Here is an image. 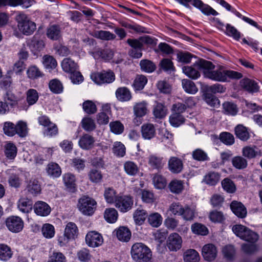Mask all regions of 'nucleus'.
<instances>
[{
	"mask_svg": "<svg viewBox=\"0 0 262 262\" xmlns=\"http://www.w3.org/2000/svg\"><path fill=\"white\" fill-rule=\"evenodd\" d=\"M185 119L182 114L173 113L169 117V122L174 127H178L183 124Z\"/></svg>",
	"mask_w": 262,
	"mask_h": 262,
	"instance_id": "50",
	"label": "nucleus"
},
{
	"mask_svg": "<svg viewBox=\"0 0 262 262\" xmlns=\"http://www.w3.org/2000/svg\"><path fill=\"white\" fill-rule=\"evenodd\" d=\"M230 207L233 213L238 217L243 219L246 216V208L241 202L233 201L231 203Z\"/></svg>",
	"mask_w": 262,
	"mask_h": 262,
	"instance_id": "18",
	"label": "nucleus"
},
{
	"mask_svg": "<svg viewBox=\"0 0 262 262\" xmlns=\"http://www.w3.org/2000/svg\"><path fill=\"white\" fill-rule=\"evenodd\" d=\"M152 182L155 187L157 189H163L166 186V179L161 174H155L152 178Z\"/></svg>",
	"mask_w": 262,
	"mask_h": 262,
	"instance_id": "55",
	"label": "nucleus"
},
{
	"mask_svg": "<svg viewBox=\"0 0 262 262\" xmlns=\"http://www.w3.org/2000/svg\"><path fill=\"white\" fill-rule=\"evenodd\" d=\"M146 104L144 102L137 103L134 106V113L135 115L138 117H142L147 113Z\"/></svg>",
	"mask_w": 262,
	"mask_h": 262,
	"instance_id": "58",
	"label": "nucleus"
},
{
	"mask_svg": "<svg viewBox=\"0 0 262 262\" xmlns=\"http://www.w3.org/2000/svg\"><path fill=\"white\" fill-rule=\"evenodd\" d=\"M39 35L37 33H36L32 38L29 45L31 51L34 55H38L45 47L44 41L39 38Z\"/></svg>",
	"mask_w": 262,
	"mask_h": 262,
	"instance_id": "16",
	"label": "nucleus"
},
{
	"mask_svg": "<svg viewBox=\"0 0 262 262\" xmlns=\"http://www.w3.org/2000/svg\"><path fill=\"white\" fill-rule=\"evenodd\" d=\"M217 250L213 244L205 245L202 249V254L204 259L208 261H213L217 256Z\"/></svg>",
	"mask_w": 262,
	"mask_h": 262,
	"instance_id": "12",
	"label": "nucleus"
},
{
	"mask_svg": "<svg viewBox=\"0 0 262 262\" xmlns=\"http://www.w3.org/2000/svg\"><path fill=\"white\" fill-rule=\"evenodd\" d=\"M123 168L125 173L129 176H136L139 172V168L135 162L127 161L124 162Z\"/></svg>",
	"mask_w": 262,
	"mask_h": 262,
	"instance_id": "28",
	"label": "nucleus"
},
{
	"mask_svg": "<svg viewBox=\"0 0 262 262\" xmlns=\"http://www.w3.org/2000/svg\"><path fill=\"white\" fill-rule=\"evenodd\" d=\"M195 65L203 72L204 77L214 81L225 82L230 79H239L243 77L241 73L226 70L223 66L215 69V65L212 62L203 59L198 60Z\"/></svg>",
	"mask_w": 262,
	"mask_h": 262,
	"instance_id": "1",
	"label": "nucleus"
},
{
	"mask_svg": "<svg viewBox=\"0 0 262 262\" xmlns=\"http://www.w3.org/2000/svg\"><path fill=\"white\" fill-rule=\"evenodd\" d=\"M205 101L210 106L218 107L220 105L219 99L212 94L207 93L204 95Z\"/></svg>",
	"mask_w": 262,
	"mask_h": 262,
	"instance_id": "60",
	"label": "nucleus"
},
{
	"mask_svg": "<svg viewBox=\"0 0 262 262\" xmlns=\"http://www.w3.org/2000/svg\"><path fill=\"white\" fill-rule=\"evenodd\" d=\"M26 3V1L24 2L23 0H0V7L6 6L15 7L18 5H23L24 7L28 8L31 5L30 1H28L27 5L25 4Z\"/></svg>",
	"mask_w": 262,
	"mask_h": 262,
	"instance_id": "47",
	"label": "nucleus"
},
{
	"mask_svg": "<svg viewBox=\"0 0 262 262\" xmlns=\"http://www.w3.org/2000/svg\"><path fill=\"white\" fill-rule=\"evenodd\" d=\"M182 84L183 89L187 93L194 94L198 91L194 83L189 79H184L182 80Z\"/></svg>",
	"mask_w": 262,
	"mask_h": 262,
	"instance_id": "44",
	"label": "nucleus"
},
{
	"mask_svg": "<svg viewBox=\"0 0 262 262\" xmlns=\"http://www.w3.org/2000/svg\"><path fill=\"white\" fill-rule=\"evenodd\" d=\"M115 232L117 238L120 241L127 242L130 238L131 232L127 227H120Z\"/></svg>",
	"mask_w": 262,
	"mask_h": 262,
	"instance_id": "30",
	"label": "nucleus"
},
{
	"mask_svg": "<svg viewBox=\"0 0 262 262\" xmlns=\"http://www.w3.org/2000/svg\"><path fill=\"white\" fill-rule=\"evenodd\" d=\"M95 142V138L92 136L85 134L80 138L78 144L82 149L90 150L94 147Z\"/></svg>",
	"mask_w": 262,
	"mask_h": 262,
	"instance_id": "20",
	"label": "nucleus"
},
{
	"mask_svg": "<svg viewBox=\"0 0 262 262\" xmlns=\"http://www.w3.org/2000/svg\"><path fill=\"white\" fill-rule=\"evenodd\" d=\"M17 152L16 145L12 142H8L5 146V154L6 157L10 160L14 159Z\"/></svg>",
	"mask_w": 262,
	"mask_h": 262,
	"instance_id": "35",
	"label": "nucleus"
},
{
	"mask_svg": "<svg viewBox=\"0 0 262 262\" xmlns=\"http://www.w3.org/2000/svg\"><path fill=\"white\" fill-rule=\"evenodd\" d=\"M133 198L129 195H120L116 200L115 205L119 210L123 213L130 210L133 206Z\"/></svg>",
	"mask_w": 262,
	"mask_h": 262,
	"instance_id": "9",
	"label": "nucleus"
},
{
	"mask_svg": "<svg viewBox=\"0 0 262 262\" xmlns=\"http://www.w3.org/2000/svg\"><path fill=\"white\" fill-rule=\"evenodd\" d=\"M117 99L121 102L129 101L132 98L130 90L126 87L118 88L116 91Z\"/></svg>",
	"mask_w": 262,
	"mask_h": 262,
	"instance_id": "23",
	"label": "nucleus"
},
{
	"mask_svg": "<svg viewBox=\"0 0 262 262\" xmlns=\"http://www.w3.org/2000/svg\"><path fill=\"white\" fill-rule=\"evenodd\" d=\"M16 134L20 138L26 137L28 133V128L26 122L19 121L16 124Z\"/></svg>",
	"mask_w": 262,
	"mask_h": 262,
	"instance_id": "49",
	"label": "nucleus"
},
{
	"mask_svg": "<svg viewBox=\"0 0 262 262\" xmlns=\"http://www.w3.org/2000/svg\"><path fill=\"white\" fill-rule=\"evenodd\" d=\"M147 82V78L146 76L140 75H137L135 79L133 86L135 91H140L144 89Z\"/></svg>",
	"mask_w": 262,
	"mask_h": 262,
	"instance_id": "37",
	"label": "nucleus"
},
{
	"mask_svg": "<svg viewBox=\"0 0 262 262\" xmlns=\"http://www.w3.org/2000/svg\"><path fill=\"white\" fill-rule=\"evenodd\" d=\"M220 174L215 172H210L204 178V181L208 185H215L220 180Z\"/></svg>",
	"mask_w": 262,
	"mask_h": 262,
	"instance_id": "40",
	"label": "nucleus"
},
{
	"mask_svg": "<svg viewBox=\"0 0 262 262\" xmlns=\"http://www.w3.org/2000/svg\"><path fill=\"white\" fill-rule=\"evenodd\" d=\"M233 233L241 239L252 244L255 243L259 239L258 234L242 225H235L232 227Z\"/></svg>",
	"mask_w": 262,
	"mask_h": 262,
	"instance_id": "3",
	"label": "nucleus"
},
{
	"mask_svg": "<svg viewBox=\"0 0 262 262\" xmlns=\"http://www.w3.org/2000/svg\"><path fill=\"white\" fill-rule=\"evenodd\" d=\"M243 156L249 159L262 157V151L255 145L247 146L242 149Z\"/></svg>",
	"mask_w": 262,
	"mask_h": 262,
	"instance_id": "14",
	"label": "nucleus"
},
{
	"mask_svg": "<svg viewBox=\"0 0 262 262\" xmlns=\"http://www.w3.org/2000/svg\"><path fill=\"white\" fill-rule=\"evenodd\" d=\"M38 93L36 90L30 89L27 91L26 101L29 106L35 104L38 101Z\"/></svg>",
	"mask_w": 262,
	"mask_h": 262,
	"instance_id": "46",
	"label": "nucleus"
},
{
	"mask_svg": "<svg viewBox=\"0 0 262 262\" xmlns=\"http://www.w3.org/2000/svg\"><path fill=\"white\" fill-rule=\"evenodd\" d=\"M224 256L228 260H233L235 257L236 251L233 246L229 245L225 246L222 250Z\"/></svg>",
	"mask_w": 262,
	"mask_h": 262,
	"instance_id": "59",
	"label": "nucleus"
},
{
	"mask_svg": "<svg viewBox=\"0 0 262 262\" xmlns=\"http://www.w3.org/2000/svg\"><path fill=\"white\" fill-rule=\"evenodd\" d=\"M82 127L87 132L94 130L96 128L94 120L90 117H85L81 121Z\"/></svg>",
	"mask_w": 262,
	"mask_h": 262,
	"instance_id": "62",
	"label": "nucleus"
},
{
	"mask_svg": "<svg viewBox=\"0 0 262 262\" xmlns=\"http://www.w3.org/2000/svg\"><path fill=\"white\" fill-rule=\"evenodd\" d=\"M49 86L51 91L55 94H60L63 92V85L58 79H55L51 80Z\"/></svg>",
	"mask_w": 262,
	"mask_h": 262,
	"instance_id": "57",
	"label": "nucleus"
},
{
	"mask_svg": "<svg viewBox=\"0 0 262 262\" xmlns=\"http://www.w3.org/2000/svg\"><path fill=\"white\" fill-rule=\"evenodd\" d=\"M28 191L33 195H37L41 192V186L38 181L35 179H31L27 186Z\"/></svg>",
	"mask_w": 262,
	"mask_h": 262,
	"instance_id": "36",
	"label": "nucleus"
},
{
	"mask_svg": "<svg viewBox=\"0 0 262 262\" xmlns=\"http://www.w3.org/2000/svg\"><path fill=\"white\" fill-rule=\"evenodd\" d=\"M232 164L237 169H243L247 167L248 162L246 159L241 156L234 157L232 159Z\"/></svg>",
	"mask_w": 262,
	"mask_h": 262,
	"instance_id": "52",
	"label": "nucleus"
},
{
	"mask_svg": "<svg viewBox=\"0 0 262 262\" xmlns=\"http://www.w3.org/2000/svg\"><path fill=\"white\" fill-rule=\"evenodd\" d=\"M219 139L224 144L230 146L234 143V137L232 134L228 132H222L220 134Z\"/></svg>",
	"mask_w": 262,
	"mask_h": 262,
	"instance_id": "61",
	"label": "nucleus"
},
{
	"mask_svg": "<svg viewBox=\"0 0 262 262\" xmlns=\"http://www.w3.org/2000/svg\"><path fill=\"white\" fill-rule=\"evenodd\" d=\"M183 168L182 161L175 157H171L168 161L169 170L173 173L181 172Z\"/></svg>",
	"mask_w": 262,
	"mask_h": 262,
	"instance_id": "21",
	"label": "nucleus"
},
{
	"mask_svg": "<svg viewBox=\"0 0 262 262\" xmlns=\"http://www.w3.org/2000/svg\"><path fill=\"white\" fill-rule=\"evenodd\" d=\"M116 190L113 188L108 187L105 189L104 196L106 202L108 204H114L116 203V200L119 195H116Z\"/></svg>",
	"mask_w": 262,
	"mask_h": 262,
	"instance_id": "45",
	"label": "nucleus"
},
{
	"mask_svg": "<svg viewBox=\"0 0 262 262\" xmlns=\"http://www.w3.org/2000/svg\"><path fill=\"white\" fill-rule=\"evenodd\" d=\"M182 239L181 237L177 233L169 235L167 240L168 248L172 251H177L182 247Z\"/></svg>",
	"mask_w": 262,
	"mask_h": 262,
	"instance_id": "13",
	"label": "nucleus"
},
{
	"mask_svg": "<svg viewBox=\"0 0 262 262\" xmlns=\"http://www.w3.org/2000/svg\"><path fill=\"white\" fill-rule=\"evenodd\" d=\"M46 170L48 175L53 178L59 177L61 174V169L60 166L58 164L54 162L48 164Z\"/></svg>",
	"mask_w": 262,
	"mask_h": 262,
	"instance_id": "31",
	"label": "nucleus"
},
{
	"mask_svg": "<svg viewBox=\"0 0 262 262\" xmlns=\"http://www.w3.org/2000/svg\"><path fill=\"white\" fill-rule=\"evenodd\" d=\"M186 8H190L189 3L199 9L205 15L216 16L219 13L209 5L204 4L201 0H175Z\"/></svg>",
	"mask_w": 262,
	"mask_h": 262,
	"instance_id": "4",
	"label": "nucleus"
},
{
	"mask_svg": "<svg viewBox=\"0 0 262 262\" xmlns=\"http://www.w3.org/2000/svg\"><path fill=\"white\" fill-rule=\"evenodd\" d=\"M8 229L13 233H18L22 231L24 223L22 219L17 216H10L5 221Z\"/></svg>",
	"mask_w": 262,
	"mask_h": 262,
	"instance_id": "8",
	"label": "nucleus"
},
{
	"mask_svg": "<svg viewBox=\"0 0 262 262\" xmlns=\"http://www.w3.org/2000/svg\"><path fill=\"white\" fill-rule=\"evenodd\" d=\"M140 66L142 71L148 73L153 72L156 69V64L151 61L147 59L141 60Z\"/></svg>",
	"mask_w": 262,
	"mask_h": 262,
	"instance_id": "51",
	"label": "nucleus"
},
{
	"mask_svg": "<svg viewBox=\"0 0 262 262\" xmlns=\"http://www.w3.org/2000/svg\"><path fill=\"white\" fill-rule=\"evenodd\" d=\"M223 112L225 114L235 116L236 115L238 110L236 105L229 102H226L223 104Z\"/></svg>",
	"mask_w": 262,
	"mask_h": 262,
	"instance_id": "56",
	"label": "nucleus"
},
{
	"mask_svg": "<svg viewBox=\"0 0 262 262\" xmlns=\"http://www.w3.org/2000/svg\"><path fill=\"white\" fill-rule=\"evenodd\" d=\"M166 160L163 157L157 155H151L148 157V164L152 168L158 170H161L165 164Z\"/></svg>",
	"mask_w": 262,
	"mask_h": 262,
	"instance_id": "17",
	"label": "nucleus"
},
{
	"mask_svg": "<svg viewBox=\"0 0 262 262\" xmlns=\"http://www.w3.org/2000/svg\"><path fill=\"white\" fill-rule=\"evenodd\" d=\"M82 105L84 112L86 114H94L97 111V106L95 103L92 100H85L83 102Z\"/></svg>",
	"mask_w": 262,
	"mask_h": 262,
	"instance_id": "42",
	"label": "nucleus"
},
{
	"mask_svg": "<svg viewBox=\"0 0 262 262\" xmlns=\"http://www.w3.org/2000/svg\"><path fill=\"white\" fill-rule=\"evenodd\" d=\"M61 66L63 71L69 74L76 70H78V64L70 58H64L62 61Z\"/></svg>",
	"mask_w": 262,
	"mask_h": 262,
	"instance_id": "27",
	"label": "nucleus"
},
{
	"mask_svg": "<svg viewBox=\"0 0 262 262\" xmlns=\"http://www.w3.org/2000/svg\"><path fill=\"white\" fill-rule=\"evenodd\" d=\"M48 38L52 40H57L61 37V29L59 25H53L49 26L46 32Z\"/></svg>",
	"mask_w": 262,
	"mask_h": 262,
	"instance_id": "26",
	"label": "nucleus"
},
{
	"mask_svg": "<svg viewBox=\"0 0 262 262\" xmlns=\"http://www.w3.org/2000/svg\"><path fill=\"white\" fill-rule=\"evenodd\" d=\"M131 255L136 262H148L151 258L152 252L144 244L136 243L132 247Z\"/></svg>",
	"mask_w": 262,
	"mask_h": 262,
	"instance_id": "2",
	"label": "nucleus"
},
{
	"mask_svg": "<svg viewBox=\"0 0 262 262\" xmlns=\"http://www.w3.org/2000/svg\"><path fill=\"white\" fill-rule=\"evenodd\" d=\"M93 36L104 40H114L116 38V35L108 31H95L93 33Z\"/></svg>",
	"mask_w": 262,
	"mask_h": 262,
	"instance_id": "38",
	"label": "nucleus"
},
{
	"mask_svg": "<svg viewBox=\"0 0 262 262\" xmlns=\"http://www.w3.org/2000/svg\"><path fill=\"white\" fill-rule=\"evenodd\" d=\"M16 20L19 30L25 35H31L36 29V24L31 21L25 14L17 15Z\"/></svg>",
	"mask_w": 262,
	"mask_h": 262,
	"instance_id": "5",
	"label": "nucleus"
},
{
	"mask_svg": "<svg viewBox=\"0 0 262 262\" xmlns=\"http://www.w3.org/2000/svg\"><path fill=\"white\" fill-rule=\"evenodd\" d=\"M113 152L117 157H123L125 155L126 148L120 142H115L113 144Z\"/></svg>",
	"mask_w": 262,
	"mask_h": 262,
	"instance_id": "53",
	"label": "nucleus"
},
{
	"mask_svg": "<svg viewBox=\"0 0 262 262\" xmlns=\"http://www.w3.org/2000/svg\"><path fill=\"white\" fill-rule=\"evenodd\" d=\"M162 221L161 215L158 212L152 213L148 216V223L153 227H159L162 224Z\"/></svg>",
	"mask_w": 262,
	"mask_h": 262,
	"instance_id": "43",
	"label": "nucleus"
},
{
	"mask_svg": "<svg viewBox=\"0 0 262 262\" xmlns=\"http://www.w3.org/2000/svg\"><path fill=\"white\" fill-rule=\"evenodd\" d=\"M104 217L107 223H114L118 217V212L114 208H106L104 213Z\"/></svg>",
	"mask_w": 262,
	"mask_h": 262,
	"instance_id": "34",
	"label": "nucleus"
},
{
	"mask_svg": "<svg viewBox=\"0 0 262 262\" xmlns=\"http://www.w3.org/2000/svg\"><path fill=\"white\" fill-rule=\"evenodd\" d=\"M152 113L156 119H161L166 116L167 109L164 103L157 102L154 105Z\"/></svg>",
	"mask_w": 262,
	"mask_h": 262,
	"instance_id": "24",
	"label": "nucleus"
},
{
	"mask_svg": "<svg viewBox=\"0 0 262 262\" xmlns=\"http://www.w3.org/2000/svg\"><path fill=\"white\" fill-rule=\"evenodd\" d=\"M240 84L241 86L249 93H254L259 91L258 83L254 80L244 78L241 80Z\"/></svg>",
	"mask_w": 262,
	"mask_h": 262,
	"instance_id": "19",
	"label": "nucleus"
},
{
	"mask_svg": "<svg viewBox=\"0 0 262 262\" xmlns=\"http://www.w3.org/2000/svg\"><path fill=\"white\" fill-rule=\"evenodd\" d=\"M63 181L70 191L74 192L76 189L75 176L71 173H66L63 175Z\"/></svg>",
	"mask_w": 262,
	"mask_h": 262,
	"instance_id": "29",
	"label": "nucleus"
},
{
	"mask_svg": "<svg viewBox=\"0 0 262 262\" xmlns=\"http://www.w3.org/2000/svg\"><path fill=\"white\" fill-rule=\"evenodd\" d=\"M85 241L89 247H98L103 243V238L101 234L96 231H91L87 233Z\"/></svg>",
	"mask_w": 262,
	"mask_h": 262,
	"instance_id": "11",
	"label": "nucleus"
},
{
	"mask_svg": "<svg viewBox=\"0 0 262 262\" xmlns=\"http://www.w3.org/2000/svg\"><path fill=\"white\" fill-rule=\"evenodd\" d=\"M97 202L93 198L83 195L78 200V208L79 211L84 215H92L97 207Z\"/></svg>",
	"mask_w": 262,
	"mask_h": 262,
	"instance_id": "6",
	"label": "nucleus"
},
{
	"mask_svg": "<svg viewBox=\"0 0 262 262\" xmlns=\"http://www.w3.org/2000/svg\"><path fill=\"white\" fill-rule=\"evenodd\" d=\"M191 228L192 232L196 234L206 235L208 233L207 227L200 223H196L192 224Z\"/></svg>",
	"mask_w": 262,
	"mask_h": 262,
	"instance_id": "63",
	"label": "nucleus"
},
{
	"mask_svg": "<svg viewBox=\"0 0 262 262\" xmlns=\"http://www.w3.org/2000/svg\"><path fill=\"white\" fill-rule=\"evenodd\" d=\"M168 187L171 192L179 194L184 189V182L181 180H174L171 181Z\"/></svg>",
	"mask_w": 262,
	"mask_h": 262,
	"instance_id": "48",
	"label": "nucleus"
},
{
	"mask_svg": "<svg viewBox=\"0 0 262 262\" xmlns=\"http://www.w3.org/2000/svg\"><path fill=\"white\" fill-rule=\"evenodd\" d=\"M184 260L185 262H199V254L194 249L187 250L184 253Z\"/></svg>",
	"mask_w": 262,
	"mask_h": 262,
	"instance_id": "41",
	"label": "nucleus"
},
{
	"mask_svg": "<svg viewBox=\"0 0 262 262\" xmlns=\"http://www.w3.org/2000/svg\"><path fill=\"white\" fill-rule=\"evenodd\" d=\"M64 233L69 237L74 239L78 233V229L74 223L69 222L66 226Z\"/></svg>",
	"mask_w": 262,
	"mask_h": 262,
	"instance_id": "54",
	"label": "nucleus"
},
{
	"mask_svg": "<svg viewBox=\"0 0 262 262\" xmlns=\"http://www.w3.org/2000/svg\"><path fill=\"white\" fill-rule=\"evenodd\" d=\"M43 236L47 238H51L55 235L54 227L50 224H45L42 227Z\"/></svg>",
	"mask_w": 262,
	"mask_h": 262,
	"instance_id": "64",
	"label": "nucleus"
},
{
	"mask_svg": "<svg viewBox=\"0 0 262 262\" xmlns=\"http://www.w3.org/2000/svg\"><path fill=\"white\" fill-rule=\"evenodd\" d=\"M91 78L95 83L102 85L112 83L115 79V75L111 70H103L100 72L92 73Z\"/></svg>",
	"mask_w": 262,
	"mask_h": 262,
	"instance_id": "7",
	"label": "nucleus"
},
{
	"mask_svg": "<svg viewBox=\"0 0 262 262\" xmlns=\"http://www.w3.org/2000/svg\"><path fill=\"white\" fill-rule=\"evenodd\" d=\"M147 217V213L146 210L138 208L134 213L133 217L135 223L139 225H142Z\"/></svg>",
	"mask_w": 262,
	"mask_h": 262,
	"instance_id": "39",
	"label": "nucleus"
},
{
	"mask_svg": "<svg viewBox=\"0 0 262 262\" xmlns=\"http://www.w3.org/2000/svg\"><path fill=\"white\" fill-rule=\"evenodd\" d=\"M213 20L219 29L223 30L224 28L225 27V34L227 36L232 37L236 40L239 39L241 38V33L234 26L229 24H227L225 26L218 18H213Z\"/></svg>",
	"mask_w": 262,
	"mask_h": 262,
	"instance_id": "10",
	"label": "nucleus"
},
{
	"mask_svg": "<svg viewBox=\"0 0 262 262\" xmlns=\"http://www.w3.org/2000/svg\"><path fill=\"white\" fill-rule=\"evenodd\" d=\"M141 134L144 139L150 140L156 135V129L151 123H145L141 126Z\"/></svg>",
	"mask_w": 262,
	"mask_h": 262,
	"instance_id": "25",
	"label": "nucleus"
},
{
	"mask_svg": "<svg viewBox=\"0 0 262 262\" xmlns=\"http://www.w3.org/2000/svg\"><path fill=\"white\" fill-rule=\"evenodd\" d=\"M236 136L240 140L246 141L250 138V134L247 128L243 125H238L235 128Z\"/></svg>",
	"mask_w": 262,
	"mask_h": 262,
	"instance_id": "33",
	"label": "nucleus"
},
{
	"mask_svg": "<svg viewBox=\"0 0 262 262\" xmlns=\"http://www.w3.org/2000/svg\"><path fill=\"white\" fill-rule=\"evenodd\" d=\"M13 255L11 248L4 244H0V260L6 261L9 260Z\"/></svg>",
	"mask_w": 262,
	"mask_h": 262,
	"instance_id": "32",
	"label": "nucleus"
},
{
	"mask_svg": "<svg viewBox=\"0 0 262 262\" xmlns=\"http://www.w3.org/2000/svg\"><path fill=\"white\" fill-rule=\"evenodd\" d=\"M17 208L21 212L29 213L33 208V202L27 198H21L17 202Z\"/></svg>",
	"mask_w": 262,
	"mask_h": 262,
	"instance_id": "22",
	"label": "nucleus"
},
{
	"mask_svg": "<svg viewBox=\"0 0 262 262\" xmlns=\"http://www.w3.org/2000/svg\"><path fill=\"white\" fill-rule=\"evenodd\" d=\"M33 209L35 213L40 216H47L51 211L50 206L47 203L40 201L35 203Z\"/></svg>",
	"mask_w": 262,
	"mask_h": 262,
	"instance_id": "15",
	"label": "nucleus"
}]
</instances>
